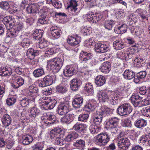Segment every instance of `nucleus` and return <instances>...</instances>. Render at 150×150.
<instances>
[{"mask_svg": "<svg viewBox=\"0 0 150 150\" xmlns=\"http://www.w3.org/2000/svg\"><path fill=\"white\" fill-rule=\"evenodd\" d=\"M97 97L100 102H109L112 105L116 104L118 102L117 100L120 98L119 92L117 91L106 92L99 91L98 93Z\"/></svg>", "mask_w": 150, "mask_h": 150, "instance_id": "obj_1", "label": "nucleus"}, {"mask_svg": "<svg viewBox=\"0 0 150 150\" xmlns=\"http://www.w3.org/2000/svg\"><path fill=\"white\" fill-rule=\"evenodd\" d=\"M112 110L106 106H103L101 108L93 113V121L94 124L100 125L102 122L103 116L105 114H109Z\"/></svg>", "mask_w": 150, "mask_h": 150, "instance_id": "obj_2", "label": "nucleus"}, {"mask_svg": "<svg viewBox=\"0 0 150 150\" xmlns=\"http://www.w3.org/2000/svg\"><path fill=\"white\" fill-rule=\"evenodd\" d=\"M38 102L41 108L47 110L53 109L55 106L57 101L54 99L45 97L40 98Z\"/></svg>", "mask_w": 150, "mask_h": 150, "instance_id": "obj_3", "label": "nucleus"}, {"mask_svg": "<svg viewBox=\"0 0 150 150\" xmlns=\"http://www.w3.org/2000/svg\"><path fill=\"white\" fill-rule=\"evenodd\" d=\"M96 142L100 146H104L110 141V138L109 134L106 132L101 133L96 137Z\"/></svg>", "mask_w": 150, "mask_h": 150, "instance_id": "obj_4", "label": "nucleus"}, {"mask_svg": "<svg viewBox=\"0 0 150 150\" xmlns=\"http://www.w3.org/2000/svg\"><path fill=\"white\" fill-rule=\"evenodd\" d=\"M132 106L129 103H126L120 105L117 109L118 114L121 116L128 115L132 111Z\"/></svg>", "mask_w": 150, "mask_h": 150, "instance_id": "obj_5", "label": "nucleus"}, {"mask_svg": "<svg viewBox=\"0 0 150 150\" xmlns=\"http://www.w3.org/2000/svg\"><path fill=\"white\" fill-rule=\"evenodd\" d=\"M120 119L116 117L110 118L107 122V124L111 129L112 132L116 134L118 130L117 128L119 125Z\"/></svg>", "mask_w": 150, "mask_h": 150, "instance_id": "obj_6", "label": "nucleus"}, {"mask_svg": "<svg viewBox=\"0 0 150 150\" xmlns=\"http://www.w3.org/2000/svg\"><path fill=\"white\" fill-rule=\"evenodd\" d=\"M47 10L46 7H44L43 8L41 9L38 12L40 18L38 21L42 25L46 24L48 23V19L46 17Z\"/></svg>", "mask_w": 150, "mask_h": 150, "instance_id": "obj_7", "label": "nucleus"}, {"mask_svg": "<svg viewBox=\"0 0 150 150\" xmlns=\"http://www.w3.org/2000/svg\"><path fill=\"white\" fill-rule=\"evenodd\" d=\"M119 140L118 142L119 147L123 150H126L130 145L129 139L126 137H120L118 138Z\"/></svg>", "mask_w": 150, "mask_h": 150, "instance_id": "obj_8", "label": "nucleus"}, {"mask_svg": "<svg viewBox=\"0 0 150 150\" xmlns=\"http://www.w3.org/2000/svg\"><path fill=\"white\" fill-rule=\"evenodd\" d=\"M23 25L21 23L18 24L16 28L11 29V31L7 33V36L11 38H15L17 36L20 31L23 28Z\"/></svg>", "mask_w": 150, "mask_h": 150, "instance_id": "obj_9", "label": "nucleus"}, {"mask_svg": "<svg viewBox=\"0 0 150 150\" xmlns=\"http://www.w3.org/2000/svg\"><path fill=\"white\" fill-rule=\"evenodd\" d=\"M12 79L14 83L12 86L15 88H17L23 85L24 83V79L22 77L18 76L17 74H15L13 76Z\"/></svg>", "mask_w": 150, "mask_h": 150, "instance_id": "obj_10", "label": "nucleus"}, {"mask_svg": "<svg viewBox=\"0 0 150 150\" xmlns=\"http://www.w3.org/2000/svg\"><path fill=\"white\" fill-rule=\"evenodd\" d=\"M95 49L98 52L103 53L109 50V47L105 44L98 42L95 45Z\"/></svg>", "mask_w": 150, "mask_h": 150, "instance_id": "obj_11", "label": "nucleus"}, {"mask_svg": "<svg viewBox=\"0 0 150 150\" xmlns=\"http://www.w3.org/2000/svg\"><path fill=\"white\" fill-rule=\"evenodd\" d=\"M69 104L68 103H60L57 108V112L59 115H64L69 111Z\"/></svg>", "mask_w": 150, "mask_h": 150, "instance_id": "obj_12", "label": "nucleus"}, {"mask_svg": "<svg viewBox=\"0 0 150 150\" xmlns=\"http://www.w3.org/2000/svg\"><path fill=\"white\" fill-rule=\"evenodd\" d=\"M63 72L65 76H71L76 73V67L73 65H68L66 67Z\"/></svg>", "mask_w": 150, "mask_h": 150, "instance_id": "obj_13", "label": "nucleus"}, {"mask_svg": "<svg viewBox=\"0 0 150 150\" xmlns=\"http://www.w3.org/2000/svg\"><path fill=\"white\" fill-rule=\"evenodd\" d=\"M81 38L77 35L69 36L67 39L68 43L71 46H75L81 42Z\"/></svg>", "mask_w": 150, "mask_h": 150, "instance_id": "obj_14", "label": "nucleus"}, {"mask_svg": "<svg viewBox=\"0 0 150 150\" xmlns=\"http://www.w3.org/2000/svg\"><path fill=\"white\" fill-rule=\"evenodd\" d=\"M81 83V81L79 79L75 78L73 79L71 81L70 84L71 89L74 91L78 90Z\"/></svg>", "mask_w": 150, "mask_h": 150, "instance_id": "obj_15", "label": "nucleus"}, {"mask_svg": "<svg viewBox=\"0 0 150 150\" xmlns=\"http://www.w3.org/2000/svg\"><path fill=\"white\" fill-rule=\"evenodd\" d=\"M38 89L37 87L34 86L33 85H32L28 86L26 90V94L31 97H33V99H35V96L36 93H38Z\"/></svg>", "mask_w": 150, "mask_h": 150, "instance_id": "obj_16", "label": "nucleus"}, {"mask_svg": "<svg viewBox=\"0 0 150 150\" xmlns=\"http://www.w3.org/2000/svg\"><path fill=\"white\" fill-rule=\"evenodd\" d=\"M39 5L36 4H28L26 8V11L28 13H36L38 11L39 8Z\"/></svg>", "mask_w": 150, "mask_h": 150, "instance_id": "obj_17", "label": "nucleus"}, {"mask_svg": "<svg viewBox=\"0 0 150 150\" xmlns=\"http://www.w3.org/2000/svg\"><path fill=\"white\" fill-rule=\"evenodd\" d=\"M87 126L84 124L77 123L73 127V129L80 132H84L86 130Z\"/></svg>", "mask_w": 150, "mask_h": 150, "instance_id": "obj_18", "label": "nucleus"}, {"mask_svg": "<svg viewBox=\"0 0 150 150\" xmlns=\"http://www.w3.org/2000/svg\"><path fill=\"white\" fill-rule=\"evenodd\" d=\"M50 30H51V35L55 39L58 38L60 37L61 31L59 28L57 26H53Z\"/></svg>", "mask_w": 150, "mask_h": 150, "instance_id": "obj_19", "label": "nucleus"}, {"mask_svg": "<svg viewBox=\"0 0 150 150\" xmlns=\"http://www.w3.org/2000/svg\"><path fill=\"white\" fill-rule=\"evenodd\" d=\"M67 9H69L74 13L76 12L77 10L78 4L76 0H70L67 3Z\"/></svg>", "mask_w": 150, "mask_h": 150, "instance_id": "obj_20", "label": "nucleus"}, {"mask_svg": "<svg viewBox=\"0 0 150 150\" xmlns=\"http://www.w3.org/2000/svg\"><path fill=\"white\" fill-rule=\"evenodd\" d=\"M72 101L73 107L75 108H79L83 104V99L81 97L76 96Z\"/></svg>", "mask_w": 150, "mask_h": 150, "instance_id": "obj_21", "label": "nucleus"}, {"mask_svg": "<svg viewBox=\"0 0 150 150\" xmlns=\"http://www.w3.org/2000/svg\"><path fill=\"white\" fill-rule=\"evenodd\" d=\"M39 53V51L38 50L31 48L28 50L26 54L28 58L30 59H32L35 56H38Z\"/></svg>", "mask_w": 150, "mask_h": 150, "instance_id": "obj_22", "label": "nucleus"}, {"mask_svg": "<svg viewBox=\"0 0 150 150\" xmlns=\"http://www.w3.org/2000/svg\"><path fill=\"white\" fill-rule=\"evenodd\" d=\"M47 66L49 68L54 72H57L59 70V69L57 68V65L53 59L48 61Z\"/></svg>", "mask_w": 150, "mask_h": 150, "instance_id": "obj_23", "label": "nucleus"}, {"mask_svg": "<svg viewBox=\"0 0 150 150\" xmlns=\"http://www.w3.org/2000/svg\"><path fill=\"white\" fill-rule=\"evenodd\" d=\"M111 64L108 62H104L100 68V71L103 73H108L110 70Z\"/></svg>", "mask_w": 150, "mask_h": 150, "instance_id": "obj_24", "label": "nucleus"}, {"mask_svg": "<svg viewBox=\"0 0 150 150\" xmlns=\"http://www.w3.org/2000/svg\"><path fill=\"white\" fill-rule=\"evenodd\" d=\"M11 74V70L10 68L2 67L0 69V75L2 76H10Z\"/></svg>", "mask_w": 150, "mask_h": 150, "instance_id": "obj_25", "label": "nucleus"}, {"mask_svg": "<svg viewBox=\"0 0 150 150\" xmlns=\"http://www.w3.org/2000/svg\"><path fill=\"white\" fill-rule=\"evenodd\" d=\"M1 122L4 126H8L11 122V117L8 114L4 115L1 119Z\"/></svg>", "mask_w": 150, "mask_h": 150, "instance_id": "obj_26", "label": "nucleus"}, {"mask_svg": "<svg viewBox=\"0 0 150 150\" xmlns=\"http://www.w3.org/2000/svg\"><path fill=\"white\" fill-rule=\"evenodd\" d=\"M79 136L77 133L74 132H73L69 133L66 136L65 139L66 141L71 142L78 138Z\"/></svg>", "mask_w": 150, "mask_h": 150, "instance_id": "obj_27", "label": "nucleus"}, {"mask_svg": "<svg viewBox=\"0 0 150 150\" xmlns=\"http://www.w3.org/2000/svg\"><path fill=\"white\" fill-rule=\"evenodd\" d=\"M131 100L133 105L143 102L142 98L139 95H134L131 97Z\"/></svg>", "mask_w": 150, "mask_h": 150, "instance_id": "obj_28", "label": "nucleus"}, {"mask_svg": "<svg viewBox=\"0 0 150 150\" xmlns=\"http://www.w3.org/2000/svg\"><path fill=\"white\" fill-rule=\"evenodd\" d=\"M84 140L82 139L77 140L73 144V146L76 148L82 150L85 146Z\"/></svg>", "mask_w": 150, "mask_h": 150, "instance_id": "obj_29", "label": "nucleus"}, {"mask_svg": "<svg viewBox=\"0 0 150 150\" xmlns=\"http://www.w3.org/2000/svg\"><path fill=\"white\" fill-rule=\"evenodd\" d=\"M105 82V78L103 76H98L96 78L95 83L98 86H103Z\"/></svg>", "mask_w": 150, "mask_h": 150, "instance_id": "obj_30", "label": "nucleus"}, {"mask_svg": "<svg viewBox=\"0 0 150 150\" xmlns=\"http://www.w3.org/2000/svg\"><path fill=\"white\" fill-rule=\"evenodd\" d=\"M73 120V116L72 115L67 114L61 119V122L63 123L69 124Z\"/></svg>", "mask_w": 150, "mask_h": 150, "instance_id": "obj_31", "label": "nucleus"}, {"mask_svg": "<svg viewBox=\"0 0 150 150\" xmlns=\"http://www.w3.org/2000/svg\"><path fill=\"white\" fill-rule=\"evenodd\" d=\"M22 143L24 145H27L30 144L33 141V137L30 135H26L22 137Z\"/></svg>", "mask_w": 150, "mask_h": 150, "instance_id": "obj_32", "label": "nucleus"}, {"mask_svg": "<svg viewBox=\"0 0 150 150\" xmlns=\"http://www.w3.org/2000/svg\"><path fill=\"white\" fill-rule=\"evenodd\" d=\"M123 76L125 79L130 80L134 76V73L131 70L127 69L124 72Z\"/></svg>", "mask_w": 150, "mask_h": 150, "instance_id": "obj_33", "label": "nucleus"}, {"mask_svg": "<svg viewBox=\"0 0 150 150\" xmlns=\"http://www.w3.org/2000/svg\"><path fill=\"white\" fill-rule=\"evenodd\" d=\"M113 47L117 50H120L124 47V43L120 40H117L113 42Z\"/></svg>", "mask_w": 150, "mask_h": 150, "instance_id": "obj_34", "label": "nucleus"}, {"mask_svg": "<svg viewBox=\"0 0 150 150\" xmlns=\"http://www.w3.org/2000/svg\"><path fill=\"white\" fill-rule=\"evenodd\" d=\"M47 119L49 121L47 122L48 124H54L57 121L56 117L52 113H49L47 114Z\"/></svg>", "mask_w": 150, "mask_h": 150, "instance_id": "obj_35", "label": "nucleus"}, {"mask_svg": "<svg viewBox=\"0 0 150 150\" xmlns=\"http://www.w3.org/2000/svg\"><path fill=\"white\" fill-rule=\"evenodd\" d=\"M127 30V27L125 24H123L117 28L115 29V31H116L118 34H123L125 33Z\"/></svg>", "mask_w": 150, "mask_h": 150, "instance_id": "obj_36", "label": "nucleus"}, {"mask_svg": "<svg viewBox=\"0 0 150 150\" xmlns=\"http://www.w3.org/2000/svg\"><path fill=\"white\" fill-rule=\"evenodd\" d=\"M147 122L144 119H141L137 120L135 124V126L137 128H141L146 125Z\"/></svg>", "mask_w": 150, "mask_h": 150, "instance_id": "obj_37", "label": "nucleus"}, {"mask_svg": "<svg viewBox=\"0 0 150 150\" xmlns=\"http://www.w3.org/2000/svg\"><path fill=\"white\" fill-rule=\"evenodd\" d=\"M45 74L42 68H38L35 69L33 72L34 76L35 77H39L42 76Z\"/></svg>", "mask_w": 150, "mask_h": 150, "instance_id": "obj_38", "label": "nucleus"}, {"mask_svg": "<svg viewBox=\"0 0 150 150\" xmlns=\"http://www.w3.org/2000/svg\"><path fill=\"white\" fill-rule=\"evenodd\" d=\"M44 144L43 142H39L34 144L32 147L33 150H42Z\"/></svg>", "mask_w": 150, "mask_h": 150, "instance_id": "obj_39", "label": "nucleus"}, {"mask_svg": "<svg viewBox=\"0 0 150 150\" xmlns=\"http://www.w3.org/2000/svg\"><path fill=\"white\" fill-rule=\"evenodd\" d=\"M115 23V21L112 20L106 21L104 24V26L105 28L110 30Z\"/></svg>", "mask_w": 150, "mask_h": 150, "instance_id": "obj_40", "label": "nucleus"}, {"mask_svg": "<svg viewBox=\"0 0 150 150\" xmlns=\"http://www.w3.org/2000/svg\"><path fill=\"white\" fill-rule=\"evenodd\" d=\"M100 129V125L95 124V125H92L90 129V132L92 134H96L99 132Z\"/></svg>", "mask_w": 150, "mask_h": 150, "instance_id": "obj_41", "label": "nucleus"}, {"mask_svg": "<svg viewBox=\"0 0 150 150\" xmlns=\"http://www.w3.org/2000/svg\"><path fill=\"white\" fill-rule=\"evenodd\" d=\"M149 139V135L142 136L140 137L139 140V142L143 145H144L147 144V142H148Z\"/></svg>", "mask_w": 150, "mask_h": 150, "instance_id": "obj_42", "label": "nucleus"}, {"mask_svg": "<svg viewBox=\"0 0 150 150\" xmlns=\"http://www.w3.org/2000/svg\"><path fill=\"white\" fill-rule=\"evenodd\" d=\"M9 2L7 1H1L0 2V8L4 10H7L10 8Z\"/></svg>", "mask_w": 150, "mask_h": 150, "instance_id": "obj_43", "label": "nucleus"}, {"mask_svg": "<svg viewBox=\"0 0 150 150\" xmlns=\"http://www.w3.org/2000/svg\"><path fill=\"white\" fill-rule=\"evenodd\" d=\"M48 86L51 85L53 83V77L50 75H47L45 77L43 80Z\"/></svg>", "mask_w": 150, "mask_h": 150, "instance_id": "obj_44", "label": "nucleus"}, {"mask_svg": "<svg viewBox=\"0 0 150 150\" xmlns=\"http://www.w3.org/2000/svg\"><path fill=\"white\" fill-rule=\"evenodd\" d=\"M145 61L143 58H138L135 59L134 64H136L137 67H141L144 65Z\"/></svg>", "mask_w": 150, "mask_h": 150, "instance_id": "obj_45", "label": "nucleus"}, {"mask_svg": "<svg viewBox=\"0 0 150 150\" xmlns=\"http://www.w3.org/2000/svg\"><path fill=\"white\" fill-rule=\"evenodd\" d=\"M57 50L55 47L51 48L48 49L46 52L45 54L47 57L49 56L50 55L53 54L57 52Z\"/></svg>", "mask_w": 150, "mask_h": 150, "instance_id": "obj_46", "label": "nucleus"}, {"mask_svg": "<svg viewBox=\"0 0 150 150\" xmlns=\"http://www.w3.org/2000/svg\"><path fill=\"white\" fill-rule=\"evenodd\" d=\"M30 116L32 118H35L38 114V110L37 108L35 107L31 108L30 109Z\"/></svg>", "mask_w": 150, "mask_h": 150, "instance_id": "obj_47", "label": "nucleus"}, {"mask_svg": "<svg viewBox=\"0 0 150 150\" xmlns=\"http://www.w3.org/2000/svg\"><path fill=\"white\" fill-rule=\"evenodd\" d=\"M118 57L121 59L125 60H128L129 59L128 56V53L127 52H120L118 54Z\"/></svg>", "mask_w": 150, "mask_h": 150, "instance_id": "obj_48", "label": "nucleus"}, {"mask_svg": "<svg viewBox=\"0 0 150 150\" xmlns=\"http://www.w3.org/2000/svg\"><path fill=\"white\" fill-rule=\"evenodd\" d=\"M57 65V68L60 70L63 65V59L61 58H55L53 59Z\"/></svg>", "mask_w": 150, "mask_h": 150, "instance_id": "obj_49", "label": "nucleus"}, {"mask_svg": "<svg viewBox=\"0 0 150 150\" xmlns=\"http://www.w3.org/2000/svg\"><path fill=\"white\" fill-rule=\"evenodd\" d=\"M20 45L23 48H28L30 45V42L28 38H24L20 43Z\"/></svg>", "mask_w": 150, "mask_h": 150, "instance_id": "obj_50", "label": "nucleus"}, {"mask_svg": "<svg viewBox=\"0 0 150 150\" xmlns=\"http://www.w3.org/2000/svg\"><path fill=\"white\" fill-rule=\"evenodd\" d=\"M85 89L88 93H89V94L92 93L93 91V85L91 83H86L85 86Z\"/></svg>", "mask_w": 150, "mask_h": 150, "instance_id": "obj_51", "label": "nucleus"}, {"mask_svg": "<svg viewBox=\"0 0 150 150\" xmlns=\"http://www.w3.org/2000/svg\"><path fill=\"white\" fill-rule=\"evenodd\" d=\"M122 124L123 127H131L132 126L131 121L129 119L127 118L122 120Z\"/></svg>", "mask_w": 150, "mask_h": 150, "instance_id": "obj_52", "label": "nucleus"}, {"mask_svg": "<svg viewBox=\"0 0 150 150\" xmlns=\"http://www.w3.org/2000/svg\"><path fill=\"white\" fill-rule=\"evenodd\" d=\"M10 22H13L12 17L8 16L4 17L3 20V22L5 25L6 28H8V24Z\"/></svg>", "mask_w": 150, "mask_h": 150, "instance_id": "obj_53", "label": "nucleus"}, {"mask_svg": "<svg viewBox=\"0 0 150 150\" xmlns=\"http://www.w3.org/2000/svg\"><path fill=\"white\" fill-rule=\"evenodd\" d=\"M84 109L88 112H91L94 109V106L93 104L90 103L85 106Z\"/></svg>", "mask_w": 150, "mask_h": 150, "instance_id": "obj_54", "label": "nucleus"}, {"mask_svg": "<svg viewBox=\"0 0 150 150\" xmlns=\"http://www.w3.org/2000/svg\"><path fill=\"white\" fill-rule=\"evenodd\" d=\"M89 117V115L87 114L80 115L78 117V120L81 122H86Z\"/></svg>", "mask_w": 150, "mask_h": 150, "instance_id": "obj_55", "label": "nucleus"}, {"mask_svg": "<svg viewBox=\"0 0 150 150\" xmlns=\"http://www.w3.org/2000/svg\"><path fill=\"white\" fill-rule=\"evenodd\" d=\"M142 113L144 116L150 117V106L148 108H143L142 110Z\"/></svg>", "mask_w": 150, "mask_h": 150, "instance_id": "obj_56", "label": "nucleus"}, {"mask_svg": "<svg viewBox=\"0 0 150 150\" xmlns=\"http://www.w3.org/2000/svg\"><path fill=\"white\" fill-rule=\"evenodd\" d=\"M56 90L57 92L61 93H65L67 91L65 87L61 85L58 86L56 88Z\"/></svg>", "mask_w": 150, "mask_h": 150, "instance_id": "obj_57", "label": "nucleus"}, {"mask_svg": "<svg viewBox=\"0 0 150 150\" xmlns=\"http://www.w3.org/2000/svg\"><path fill=\"white\" fill-rule=\"evenodd\" d=\"M20 104L23 107L27 106L29 104V100L28 98H24L23 99L20 98Z\"/></svg>", "mask_w": 150, "mask_h": 150, "instance_id": "obj_58", "label": "nucleus"}, {"mask_svg": "<svg viewBox=\"0 0 150 150\" xmlns=\"http://www.w3.org/2000/svg\"><path fill=\"white\" fill-rule=\"evenodd\" d=\"M16 101V99L14 97L6 99V103L8 105L11 106L15 103Z\"/></svg>", "mask_w": 150, "mask_h": 150, "instance_id": "obj_59", "label": "nucleus"}, {"mask_svg": "<svg viewBox=\"0 0 150 150\" xmlns=\"http://www.w3.org/2000/svg\"><path fill=\"white\" fill-rule=\"evenodd\" d=\"M93 16V17L92 22L95 23L99 21L102 17V16L101 15L98 14H94Z\"/></svg>", "mask_w": 150, "mask_h": 150, "instance_id": "obj_60", "label": "nucleus"}, {"mask_svg": "<svg viewBox=\"0 0 150 150\" xmlns=\"http://www.w3.org/2000/svg\"><path fill=\"white\" fill-rule=\"evenodd\" d=\"M91 28L90 27L86 26L84 27L81 30V32L83 33L84 35H88L90 34V31Z\"/></svg>", "mask_w": 150, "mask_h": 150, "instance_id": "obj_61", "label": "nucleus"}, {"mask_svg": "<svg viewBox=\"0 0 150 150\" xmlns=\"http://www.w3.org/2000/svg\"><path fill=\"white\" fill-rule=\"evenodd\" d=\"M136 50L135 49L132 48L130 49L127 52L128 53V56L129 59H131L133 57L135 54Z\"/></svg>", "mask_w": 150, "mask_h": 150, "instance_id": "obj_62", "label": "nucleus"}, {"mask_svg": "<svg viewBox=\"0 0 150 150\" xmlns=\"http://www.w3.org/2000/svg\"><path fill=\"white\" fill-rule=\"evenodd\" d=\"M135 108V110L137 112H139L141 111L142 112V107L143 106V102L139 103L138 104H135L134 105Z\"/></svg>", "mask_w": 150, "mask_h": 150, "instance_id": "obj_63", "label": "nucleus"}, {"mask_svg": "<svg viewBox=\"0 0 150 150\" xmlns=\"http://www.w3.org/2000/svg\"><path fill=\"white\" fill-rule=\"evenodd\" d=\"M9 12L11 13H13L17 12L19 13L21 11L19 10L18 7V6H16L15 5H13V8L9 10Z\"/></svg>", "mask_w": 150, "mask_h": 150, "instance_id": "obj_64", "label": "nucleus"}]
</instances>
